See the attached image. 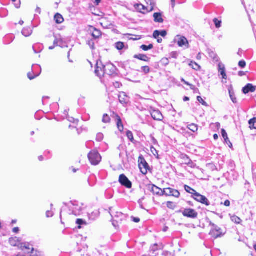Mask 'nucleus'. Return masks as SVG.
I'll use <instances>...</instances> for the list:
<instances>
[{
    "mask_svg": "<svg viewBox=\"0 0 256 256\" xmlns=\"http://www.w3.org/2000/svg\"><path fill=\"white\" fill-rule=\"evenodd\" d=\"M142 72H143L144 74H146L150 72V68L148 66H143L141 68Z\"/></svg>",
    "mask_w": 256,
    "mask_h": 256,
    "instance_id": "obj_37",
    "label": "nucleus"
},
{
    "mask_svg": "<svg viewBox=\"0 0 256 256\" xmlns=\"http://www.w3.org/2000/svg\"><path fill=\"white\" fill-rule=\"evenodd\" d=\"M177 212H181L184 217L192 219L196 218L198 216V212L194 209L190 208H184L183 210H180Z\"/></svg>",
    "mask_w": 256,
    "mask_h": 256,
    "instance_id": "obj_2",
    "label": "nucleus"
},
{
    "mask_svg": "<svg viewBox=\"0 0 256 256\" xmlns=\"http://www.w3.org/2000/svg\"><path fill=\"white\" fill-rule=\"evenodd\" d=\"M230 219L232 222L236 224H240L242 222L241 219L235 215L231 216Z\"/></svg>",
    "mask_w": 256,
    "mask_h": 256,
    "instance_id": "obj_31",
    "label": "nucleus"
},
{
    "mask_svg": "<svg viewBox=\"0 0 256 256\" xmlns=\"http://www.w3.org/2000/svg\"><path fill=\"white\" fill-rule=\"evenodd\" d=\"M187 165L192 168H194L196 166V164L192 162V160H191L188 164Z\"/></svg>",
    "mask_w": 256,
    "mask_h": 256,
    "instance_id": "obj_59",
    "label": "nucleus"
},
{
    "mask_svg": "<svg viewBox=\"0 0 256 256\" xmlns=\"http://www.w3.org/2000/svg\"><path fill=\"white\" fill-rule=\"evenodd\" d=\"M153 47L154 46L152 44H150L148 46L142 44L140 46V48H142L144 51H148L152 49Z\"/></svg>",
    "mask_w": 256,
    "mask_h": 256,
    "instance_id": "obj_34",
    "label": "nucleus"
},
{
    "mask_svg": "<svg viewBox=\"0 0 256 256\" xmlns=\"http://www.w3.org/2000/svg\"><path fill=\"white\" fill-rule=\"evenodd\" d=\"M22 248H24L28 250H30V252L28 251V253L34 254V250L33 248L30 247V245L28 243H24L22 244Z\"/></svg>",
    "mask_w": 256,
    "mask_h": 256,
    "instance_id": "obj_28",
    "label": "nucleus"
},
{
    "mask_svg": "<svg viewBox=\"0 0 256 256\" xmlns=\"http://www.w3.org/2000/svg\"><path fill=\"white\" fill-rule=\"evenodd\" d=\"M118 100L120 104L123 106L126 105L130 102V98L126 92H122L118 95Z\"/></svg>",
    "mask_w": 256,
    "mask_h": 256,
    "instance_id": "obj_14",
    "label": "nucleus"
},
{
    "mask_svg": "<svg viewBox=\"0 0 256 256\" xmlns=\"http://www.w3.org/2000/svg\"><path fill=\"white\" fill-rule=\"evenodd\" d=\"M178 44L180 47L186 46V48L188 47V42L187 39L184 36H180L178 42Z\"/></svg>",
    "mask_w": 256,
    "mask_h": 256,
    "instance_id": "obj_18",
    "label": "nucleus"
},
{
    "mask_svg": "<svg viewBox=\"0 0 256 256\" xmlns=\"http://www.w3.org/2000/svg\"><path fill=\"white\" fill-rule=\"evenodd\" d=\"M114 86L115 88H118L122 86V84L120 82H116L114 83Z\"/></svg>",
    "mask_w": 256,
    "mask_h": 256,
    "instance_id": "obj_58",
    "label": "nucleus"
},
{
    "mask_svg": "<svg viewBox=\"0 0 256 256\" xmlns=\"http://www.w3.org/2000/svg\"><path fill=\"white\" fill-rule=\"evenodd\" d=\"M150 150L153 153V154L156 156V154H158V151L156 150V149L154 146L150 147Z\"/></svg>",
    "mask_w": 256,
    "mask_h": 256,
    "instance_id": "obj_56",
    "label": "nucleus"
},
{
    "mask_svg": "<svg viewBox=\"0 0 256 256\" xmlns=\"http://www.w3.org/2000/svg\"><path fill=\"white\" fill-rule=\"evenodd\" d=\"M66 118H68V121H70V122H72L73 123H77L78 122V120H75L74 118L72 117H67Z\"/></svg>",
    "mask_w": 256,
    "mask_h": 256,
    "instance_id": "obj_52",
    "label": "nucleus"
},
{
    "mask_svg": "<svg viewBox=\"0 0 256 256\" xmlns=\"http://www.w3.org/2000/svg\"><path fill=\"white\" fill-rule=\"evenodd\" d=\"M182 158L184 160L185 164H188L192 160L186 154H182Z\"/></svg>",
    "mask_w": 256,
    "mask_h": 256,
    "instance_id": "obj_40",
    "label": "nucleus"
},
{
    "mask_svg": "<svg viewBox=\"0 0 256 256\" xmlns=\"http://www.w3.org/2000/svg\"><path fill=\"white\" fill-rule=\"evenodd\" d=\"M70 206H69L70 211H71L70 214H74L75 216H78L80 214L82 210V206L77 202H70Z\"/></svg>",
    "mask_w": 256,
    "mask_h": 256,
    "instance_id": "obj_4",
    "label": "nucleus"
},
{
    "mask_svg": "<svg viewBox=\"0 0 256 256\" xmlns=\"http://www.w3.org/2000/svg\"><path fill=\"white\" fill-rule=\"evenodd\" d=\"M154 21L156 22L162 23L164 20L162 18V14L160 12H155L154 14Z\"/></svg>",
    "mask_w": 256,
    "mask_h": 256,
    "instance_id": "obj_22",
    "label": "nucleus"
},
{
    "mask_svg": "<svg viewBox=\"0 0 256 256\" xmlns=\"http://www.w3.org/2000/svg\"><path fill=\"white\" fill-rule=\"evenodd\" d=\"M88 158L92 164L94 166L98 165L102 160L100 155L96 150H92L88 154Z\"/></svg>",
    "mask_w": 256,
    "mask_h": 256,
    "instance_id": "obj_1",
    "label": "nucleus"
},
{
    "mask_svg": "<svg viewBox=\"0 0 256 256\" xmlns=\"http://www.w3.org/2000/svg\"><path fill=\"white\" fill-rule=\"evenodd\" d=\"M90 28L91 29L90 30L92 32V36L94 38H98L102 36V32L100 30L92 26H91Z\"/></svg>",
    "mask_w": 256,
    "mask_h": 256,
    "instance_id": "obj_17",
    "label": "nucleus"
},
{
    "mask_svg": "<svg viewBox=\"0 0 256 256\" xmlns=\"http://www.w3.org/2000/svg\"><path fill=\"white\" fill-rule=\"evenodd\" d=\"M32 72H28V78L32 80L38 76L41 73L42 69L39 65L33 64L32 66Z\"/></svg>",
    "mask_w": 256,
    "mask_h": 256,
    "instance_id": "obj_6",
    "label": "nucleus"
},
{
    "mask_svg": "<svg viewBox=\"0 0 256 256\" xmlns=\"http://www.w3.org/2000/svg\"><path fill=\"white\" fill-rule=\"evenodd\" d=\"M106 66H104L101 61H97L96 65L95 74L98 76H103L104 74V70Z\"/></svg>",
    "mask_w": 256,
    "mask_h": 256,
    "instance_id": "obj_9",
    "label": "nucleus"
},
{
    "mask_svg": "<svg viewBox=\"0 0 256 256\" xmlns=\"http://www.w3.org/2000/svg\"><path fill=\"white\" fill-rule=\"evenodd\" d=\"M111 116L112 118H114L118 129L120 132H122L124 130V126L122 124V120L120 116L116 112H112V114H111Z\"/></svg>",
    "mask_w": 256,
    "mask_h": 256,
    "instance_id": "obj_12",
    "label": "nucleus"
},
{
    "mask_svg": "<svg viewBox=\"0 0 256 256\" xmlns=\"http://www.w3.org/2000/svg\"><path fill=\"white\" fill-rule=\"evenodd\" d=\"M54 213L52 211L48 210L46 212V216L47 218H51L53 216Z\"/></svg>",
    "mask_w": 256,
    "mask_h": 256,
    "instance_id": "obj_54",
    "label": "nucleus"
},
{
    "mask_svg": "<svg viewBox=\"0 0 256 256\" xmlns=\"http://www.w3.org/2000/svg\"><path fill=\"white\" fill-rule=\"evenodd\" d=\"M196 98H197L198 101L200 103L202 104V105L206 106H208V104L202 98L201 96H198Z\"/></svg>",
    "mask_w": 256,
    "mask_h": 256,
    "instance_id": "obj_44",
    "label": "nucleus"
},
{
    "mask_svg": "<svg viewBox=\"0 0 256 256\" xmlns=\"http://www.w3.org/2000/svg\"><path fill=\"white\" fill-rule=\"evenodd\" d=\"M138 166L141 172L146 175L147 174L150 169V166L142 156H140L138 158Z\"/></svg>",
    "mask_w": 256,
    "mask_h": 256,
    "instance_id": "obj_3",
    "label": "nucleus"
},
{
    "mask_svg": "<svg viewBox=\"0 0 256 256\" xmlns=\"http://www.w3.org/2000/svg\"><path fill=\"white\" fill-rule=\"evenodd\" d=\"M248 124L250 126H252V124H256V118H254L250 119L248 121Z\"/></svg>",
    "mask_w": 256,
    "mask_h": 256,
    "instance_id": "obj_53",
    "label": "nucleus"
},
{
    "mask_svg": "<svg viewBox=\"0 0 256 256\" xmlns=\"http://www.w3.org/2000/svg\"><path fill=\"white\" fill-rule=\"evenodd\" d=\"M184 188L185 190L187 192L192 194V197L193 198L195 196V194L198 193V192H196L194 189L187 185H184Z\"/></svg>",
    "mask_w": 256,
    "mask_h": 256,
    "instance_id": "obj_27",
    "label": "nucleus"
},
{
    "mask_svg": "<svg viewBox=\"0 0 256 256\" xmlns=\"http://www.w3.org/2000/svg\"><path fill=\"white\" fill-rule=\"evenodd\" d=\"M159 249L158 246L157 244H154L150 247V252H152L153 254L156 251H157Z\"/></svg>",
    "mask_w": 256,
    "mask_h": 256,
    "instance_id": "obj_45",
    "label": "nucleus"
},
{
    "mask_svg": "<svg viewBox=\"0 0 256 256\" xmlns=\"http://www.w3.org/2000/svg\"><path fill=\"white\" fill-rule=\"evenodd\" d=\"M151 116L154 120L161 121L163 119V116L158 110H153L152 111Z\"/></svg>",
    "mask_w": 256,
    "mask_h": 256,
    "instance_id": "obj_15",
    "label": "nucleus"
},
{
    "mask_svg": "<svg viewBox=\"0 0 256 256\" xmlns=\"http://www.w3.org/2000/svg\"><path fill=\"white\" fill-rule=\"evenodd\" d=\"M12 2L14 4L15 7L18 8L20 6V0H12Z\"/></svg>",
    "mask_w": 256,
    "mask_h": 256,
    "instance_id": "obj_46",
    "label": "nucleus"
},
{
    "mask_svg": "<svg viewBox=\"0 0 256 256\" xmlns=\"http://www.w3.org/2000/svg\"><path fill=\"white\" fill-rule=\"evenodd\" d=\"M102 122L105 124L110 123V118L109 116L106 114H104L103 115Z\"/></svg>",
    "mask_w": 256,
    "mask_h": 256,
    "instance_id": "obj_35",
    "label": "nucleus"
},
{
    "mask_svg": "<svg viewBox=\"0 0 256 256\" xmlns=\"http://www.w3.org/2000/svg\"><path fill=\"white\" fill-rule=\"evenodd\" d=\"M226 232H223L221 228L218 226H214V228H212L210 235L214 238H221L225 234Z\"/></svg>",
    "mask_w": 256,
    "mask_h": 256,
    "instance_id": "obj_5",
    "label": "nucleus"
},
{
    "mask_svg": "<svg viewBox=\"0 0 256 256\" xmlns=\"http://www.w3.org/2000/svg\"><path fill=\"white\" fill-rule=\"evenodd\" d=\"M221 204H224L226 206H229L230 204V201L229 200H226L224 202H221Z\"/></svg>",
    "mask_w": 256,
    "mask_h": 256,
    "instance_id": "obj_55",
    "label": "nucleus"
},
{
    "mask_svg": "<svg viewBox=\"0 0 256 256\" xmlns=\"http://www.w3.org/2000/svg\"><path fill=\"white\" fill-rule=\"evenodd\" d=\"M166 34H167V32L165 30H156L154 32L153 36L154 38H157L160 36H161L162 37H164L166 36Z\"/></svg>",
    "mask_w": 256,
    "mask_h": 256,
    "instance_id": "obj_21",
    "label": "nucleus"
},
{
    "mask_svg": "<svg viewBox=\"0 0 256 256\" xmlns=\"http://www.w3.org/2000/svg\"><path fill=\"white\" fill-rule=\"evenodd\" d=\"M256 90V86H254L251 84H248L244 87L242 88V91L244 94H246L250 92H254Z\"/></svg>",
    "mask_w": 256,
    "mask_h": 256,
    "instance_id": "obj_16",
    "label": "nucleus"
},
{
    "mask_svg": "<svg viewBox=\"0 0 256 256\" xmlns=\"http://www.w3.org/2000/svg\"><path fill=\"white\" fill-rule=\"evenodd\" d=\"M114 216L116 218H120L121 221L125 218V216L122 212H116Z\"/></svg>",
    "mask_w": 256,
    "mask_h": 256,
    "instance_id": "obj_36",
    "label": "nucleus"
},
{
    "mask_svg": "<svg viewBox=\"0 0 256 256\" xmlns=\"http://www.w3.org/2000/svg\"><path fill=\"white\" fill-rule=\"evenodd\" d=\"M32 49L35 54H38L42 50L43 46L41 44H36L33 45Z\"/></svg>",
    "mask_w": 256,
    "mask_h": 256,
    "instance_id": "obj_24",
    "label": "nucleus"
},
{
    "mask_svg": "<svg viewBox=\"0 0 256 256\" xmlns=\"http://www.w3.org/2000/svg\"><path fill=\"white\" fill-rule=\"evenodd\" d=\"M151 140H152V142L154 144H158V141L154 137V136H152L151 137Z\"/></svg>",
    "mask_w": 256,
    "mask_h": 256,
    "instance_id": "obj_60",
    "label": "nucleus"
},
{
    "mask_svg": "<svg viewBox=\"0 0 256 256\" xmlns=\"http://www.w3.org/2000/svg\"><path fill=\"white\" fill-rule=\"evenodd\" d=\"M116 48L118 50H122L124 47V44L122 42H117L115 44Z\"/></svg>",
    "mask_w": 256,
    "mask_h": 256,
    "instance_id": "obj_33",
    "label": "nucleus"
},
{
    "mask_svg": "<svg viewBox=\"0 0 256 256\" xmlns=\"http://www.w3.org/2000/svg\"><path fill=\"white\" fill-rule=\"evenodd\" d=\"M190 66H192V68L196 70H198L200 69V66L197 64L196 62H191L190 64Z\"/></svg>",
    "mask_w": 256,
    "mask_h": 256,
    "instance_id": "obj_39",
    "label": "nucleus"
},
{
    "mask_svg": "<svg viewBox=\"0 0 256 256\" xmlns=\"http://www.w3.org/2000/svg\"><path fill=\"white\" fill-rule=\"evenodd\" d=\"M238 66L241 68H244L246 66V62L244 60H242L239 62Z\"/></svg>",
    "mask_w": 256,
    "mask_h": 256,
    "instance_id": "obj_50",
    "label": "nucleus"
},
{
    "mask_svg": "<svg viewBox=\"0 0 256 256\" xmlns=\"http://www.w3.org/2000/svg\"><path fill=\"white\" fill-rule=\"evenodd\" d=\"M228 92H229L230 96V99L232 100V102L234 104L236 103L237 102L236 98V97L234 90H233V89L232 87L229 88Z\"/></svg>",
    "mask_w": 256,
    "mask_h": 256,
    "instance_id": "obj_25",
    "label": "nucleus"
},
{
    "mask_svg": "<svg viewBox=\"0 0 256 256\" xmlns=\"http://www.w3.org/2000/svg\"><path fill=\"white\" fill-rule=\"evenodd\" d=\"M188 128L192 132H196L198 130V126L194 124H189L188 126Z\"/></svg>",
    "mask_w": 256,
    "mask_h": 256,
    "instance_id": "obj_32",
    "label": "nucleus"
},
{
    "mask_svg": "<svg viewBox=\"0 0 256 256\" xmlns=\"http://www.w3.org/2000/svg\"><path fill=\"white\" fill-rule=\"evenodd\" d=\"M118 69L116 66L112 64L106 66L104 70V74L108 75H113L117 74Z\"/></svg>",
    "mask_w": 256,
    "mask_h": 256,
    "instance_id": "obj_10",
    "label": "nucleus"
},
{
    "mask_svg": "<svg viewBox=\"0 0 256 256\" xmlns=\"http://www.w3.org/2000/svg\"><path fill=\"white\" fill-rule=\"evenodd\" d=\"M62 40L60 38H56L54 42V44L56 46H62Z\"/></svg>",
    "mask_w": 256,
    "mask_h": 256,
    "instance_id": "obj_38",
    "label": "nucleus"
},
{
    "mask_svg": "<svg viewBox=\"0 0 256 256\" xmlns=\"http://www.w3.org/2000/svg\"><path fill=\"white\" fill-rule=\"evenodd\" d=\"M54 18L56 22L58 24H62L64 20L62 16L58 13L55 14Z\"/></svg>",
    "mask_w": 256,
    "mask_h": 256,
    "instance_id": "obj_29",
    "label": "nucleus"
},
{
    "mask_svg": "<svg viewBox=\"0 0 256 256\" xmlns=\"http://www.w3.org/2000/svg\"><path fill=\"white\" fill-rule=\"evenodd\" d=\"M172 57V58H177V56H178V54L176 52H172L170 54Z\"/></svg>",
    "mask_w": 256,
    "mask_h": 256,
    "instance_id": "obj_61",
    "label": "nucleus"
},
{
    "mask_svg": "<svg viewBox=\"0 0 256 256\" xmlns=\"http://www.w3.org/2000/svg\"><path fill=\"white\" fill-rule=\"evenodd\" d=\"M100 212L98 210H95L90 214H88V220L90 222L95 220L99 216Z\"/></svg>",
    "mask_w": 256,
    "mask_h": 256,
    "instance_id": "obj_20",
    "label": "nucleus"
},
{
    "mask_svg": "<svg viewBox=\"0 0 256 256\" xmlns=\"http://www.w3.org/2000/svg\"><path fill=\"white\" fill-rule=\"evenodd\" d=\"M132 219L134 222H136V223H138V222H140V219L138 218L132 216Z\"/></svg>",
    "mask_w": 256,
    "mask_h": 256,
    "instance_id": "obj_57",
    "label": "nucleus"
},
{
    "mask_svg": "<svg viewBox=\"0 0 256 256\" xmlns=\"http://www.w3.org/2000/svg\"><path fill=\"white\" fill-rule=\"evenodd\" d=\"M194 198L197 202L205 204L206 206H208L210 204L208 200L204 196H202L198 192L195 194V196Z\"/></svg>",
    "mask_w": 256,
    "mask_h": 256,
    "instance_id": "obj_8",
    "label": "nucleus"
},
{
    "mask_svg": "<svg viewBox=\"0 0 256 256\" xmlns=\"http://www.w3.org/2000/svg\"><path fill=\"white\" fill-rule=\"evenodd\" d=\"M224 142H225L226 143L228 144V146L230 148H231L232 146V144L230 142V140H224Z\"/></svg>",
    "mask_w": 256,
    "mask_h": 256,
    "instance_id": "obj_64",
    "label": "nucleus"
},
{
    "mask_svg": "<svg viewBox=\"0 0 256 256\" xmlns=\"http://www.w3.org/2000/svg\"><path fill=\"white\" fill-rule=\"evenodd\" d=\"M134 58L136 59L140 60L142 61L148 62L150 60V58L148 57L146 55L144 54H135L134 56Z\"/></svg>",
    "mask_w": 256,
    "mask_h": 256,
    "instance_id": "obj_19",
    "label": "nucleus"
},
{
    "mask_svg": "<svg viewBox=\"0 0 256 256\" xmlns=\"http://www.w3.org/2000/svg\"><path fill=\"white\" fill-rule=\"evenodd\" d=\"M148 186L149 190H150L154 194L163 196L165 194V192H164V190H162L154 184H149Z\"/></svg>",
    "mask_w": 256,
    "mask_h": 256,
    "instance_id": "obj_11",
    "label": "nucleus"
},
{
    "mask_svg": "<svg viewBox=\"0 0 256 256\" xmlns=\"http://www.w3.org/2000/svg\"><path fill=\"white\" fill-rule=\"evenodd\" d=\"M126 134L128 138L132 142L134 140V138L132 132L130 130H128L126 132Z\"/></svg>",
    "mask_w": 256,
    "mask_h": 256,
    "instance_id": "obj_41",
    "label": "nucleus"
},
{
    "mask_svg": "<svg viewBox=\"0 0 256 256\" xmlns=\"http://www.w3.org/2000/svg\"><path fill=\"white\" fill-rule=\"evenodd\" d=\"M222 134L223 138H224V140H228L227 133L224 129L222 130Z\"/></svg>",
    "mask_w": 256,
    "mask_h": 256,
    "instance_id": "obj_49",
    "label": "nucleus"
},
{
    "mask_svg": "<svg viewBox=\"0 0 256 256\" xmlns=\"http://www.w3.org/2000/svg\"><path fill=\"white\" fill-rule=\"evenodd\" d=\"M118 182L122 186L127 188H130L132 187V182L124 174H122L120 176Z\"/></svg>",
    "mask_w": 256,
    "mask_h": 256,
    "instance_id": "obj_7",
    "label": "nucleus"
},
{
    "mask_svg": "<svg viewBox=\"0 0 256 256\" xmlns=\"http://www.w3.org/2000/svg\"><path fill=\"white\" fill-rule=\"evenodd\" d=\"M20 231V229L18 227L14 228L12 230V232L14 233H18Z\"/></svg>",
    "mask_w": 256,
    "mask_h": 256,
    "instance_id": "obj_63",
    "label": "nucleus"
},
{
    "mask_svg": "<svg viewBox=\"0 0 256 256\" xmlns=\"http://www.w3.org/2000/svg\"><path fill=\"white\" fill-rule=\"evenodd\" d=\"M246 72H247L240 71L238 73V75L240 76H242L246 75Z\"/></svg>",
    "mask_w": 256,
    "mask_h": 256,
    "instance_id": "obj_62",
    "label": "nucleus"
},
{
    "mask_svg": "<svg viewBox=\"0 0 256 256\" xmlns=\"http://www.w3.org/2000/svg\"><path fill=\"white\" fill-rule=\"evenodd\" d=\"M214 22V23L215 26L216 28H218L221 26L222 21L218 20L216 18H214L213 20Z\"/></svg>",
    "mask_w": 256,
    "mask_h": 256,
    "instance_id": "obj_43",
    "label": "nucleus"
},
{
    "mask_svg": "<svg viewBox=\"0 0 256 256\" xmlns=\"http://www.w3.org/2000/svg\"><path fill=\"white\" fill-rule=\"evenodd\" d=\"M90 48L91 49H94V42L93 40H91L87 42Z\"/></svg>",
    "mask_w": 256,
    "mask_h": 256,
    "instance_id": "obj_48",
    "label": "nucleus"
},
{
    "mask_svg": "<svg viewBox=\"0 0 256 256\" xmlns=\"http://www.w3.org/2000/svg\"><path fill=\"white\" fill-rule=\"evenodd\" d=\"M166 206L168 208L174 210L176 208V204L172 202H168L166 203Z\"/></svg>",
    "mask_w": 256,
    "mask_h": 256,
    "instance_id": "obj_42",
    "label": "nucleus"
},
{
    "mask_svg": "<svg viewBox=\"0 0 256 256\" xmlns=\"http://www.w3.org/2000/svg\"><path fill=\"white\" fill-rule=\"evenodd\" d=\"M218 71L220 74L222 76L223 79H226L227 76L226 73L224 66V64H218Z\"/></svg>",
    "mask_w": 256,
    "mask_h": 256,
    "instance_id": "obj_23",
    "label": "nucleus"
},
{
    "mask_svg": "<svg viewBox=\"0 0 256 256\" xmlns=\"http://www.w3.org/2000/svg\"><path fill=\"white\" fill-rule=\"evenodd\" d=\"M161 62L162 64L164 66H167L169 64V60L167 58H163Z\"/></svg>",
    "mask_w": 256,
    "mask_h": 256,
    "instance_id": "obj_51",
    "label": "nucleus"
},
{
    "mask_svg": "<svg viewBox=\"0 0 256 256\" xmlns=\"http://www.w3.org/2000/svg\"><path fill=\"white\" fill-rule=\"evenodd\" d=\"M76 224L78 225V228H82V226H86L88 224L85 220L80 218L76 220Z\"/></svg>",
    "mask_w": 256,
    "mask_h": 256,
    "instance_id": "obj_30",
    "label": "nucleus"
},
{
    "mask_svg": "<svg viewBox=\"0 0 256 256\" xmlns=\"http://www.w3.org/2000/svg\"><path fill=\"white\" fill-rule=\"evenodd\" d=\"M32 30L30 28H24L22 30V33L26 37L29 36L32 34Z\"/></svg>",
    "mask_w": 256,
    "mask_h": 256,
    "instance_id": "obj_26",
    "label": "nucleus"
},
{
    "mask_svg": "<svg viewBox=\"0 0 256 256\" xmlns=\"http://www.w3.org/2000/svg\"><path fill=\"white\" fill-rule=\"evenodd\" d=\"M164 195L167 196H172L176 198H178L180 196V192L176 190L170 188L164 189Z\"/></svg>",
    "mask_w": 256,
    "mask_h": 256,
    "instance_id": "obj_13",
    "label": "nucleus"
},
{
    "mask_svg": "<svg viewBox=\"0 0 256 256\" xmlns=\"http://www.w3.org/2000/svg\"><path fill=\"white\" fill-rule=\"evenodd\" d=\"M104 138V135L102 133H98L96 135V140L98 142H101Z\"/></svg>",
    "mask_w": 256,
    "mask_h": 256,
    "instance_id": "obj_47",
    "label": "nucleus"
}]
</instances>
